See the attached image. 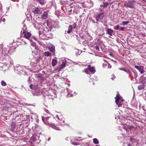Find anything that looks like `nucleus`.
I'll list each match as a JSON object with an SVG mask.
<instances>
[{"label":"nucleus","mask_w":146,"mask_h":146,"mask_svg":"<svg viewBox=\"0 0 146 146\" xmlns=\"http://www.w3.org/2000/svg\"><path fill=\"white\" fill-rule=\"evenodd\" d=\"M28 67H26L25 66L19 65L15 68V72L19 74L26 75L27 74V72L30 70Z\"/></svg>","instance_id":"obj_1"},{"label":"nucleus","mask_w":146,"mask_h":146,"mask_svg":"<svg viewBox=\"0 0 146 146\" xmlns=\"http://www.w3.org/2000/svg\"><path fill=\"white\" fill-rule=\"evenodd\" d=\"M46 23H47V25L50 30L53 27L58 28L60 27L59 23L58 22H52L50 18L48 19H47Z\"/></svg>","instance_id":"obj_2"},{"label":"nucleus","mask_w":146,"mask_h":146,"mask_svg":"<svg viewBox=\"0 0 146 146\" xmlns=\"http://www.w3.org/2000/svg\"><path fill=\"white\" fill-rule=\"evenodd\" d=\"M38 79H39L40 80V86L39 87V88L40 89V90H42V91L41 93L42 95H43V96H45V92H46V90L45 88V83L46 82H45V79H43L41 77H39L38 78Z\"/></svg>","instance_id":"obj_3"},{"label":"nucleus","mask_w":146,"mask_h":146,"mask_svg":"<svg viewBox=\"0 0 146 146\" xmlns=\"http://www.w3.org/2000/svg\"><path fill=\"white\" fill-rule=\"evenodd\" d=\"M115 98V102L118 106L119 107H121L124 100L119 95H117L116 96Z\"/></svg>","instance_id":"obj_4"},{"label":"nucleus","mask_w":146,"mask_h":146,"mask_svg":"<svg viewBox=\"0 0 146 146\" xmlns=\"http://www.w3.org/2000/svg\"><path fill=\"white\" fill-rule=\"evenodd\" d=\"M40 59L38 58L37 59L35 58H33L31 63V65L32 67L35 69L37 68V63L40 60Z\"/></svg>","instance_id":"obj_5"},{"label":"nucleus","mask_w":146,"mask_h":146,"mask_svg":"<svg viewBox=\"0 0 146 146\" xmlns=\"http://www.w3.org/2000/svg\"><path fill=\"white\" fill-rule=\"evenodd\" d=\"M135 2V0H132L129 1L128 2H125L124 4V5L125 7H129L130 8H133L134 5L133 3Z\"/></svg>","instance_id":"obj_6"},{"label":"nucleus","mask_w":146,"mask_h":146,"mask_svg":"<svg viewBox=\"0 0 146 146\" xmlns=\"http://www.w3.org/2000/svg\"><path fill=\"white\" fill-rule=\"evenodd\" d=\"M53 119H54L52 117L50 119L47 120L48 123L52 128L56 130H60L59 128L58 127L56 126L54 124L52 123V120Z\"/></svg>","instance_id":"obj_7"},{"label":"nucleus","mask_w":146,"mask_h":146,"mask_svg":"<svg viewBox=\"0 0 146 146\" xmlns=\"http://www.w3.org/2000/svg\"><path fill=\"white\" fill-rule=\"evenodd\" d=\"M105 16V14L104 13H100L97 14L96 15V19L97 21L102 19Z\"/></svg>","instance_id":"obj_8"},{"label":"nucleus","mask_w":146,"mask_h":146,"mask_svg":"<svg viewBox=\"0 0 146 146\" xmlns=\"http://www.w3.org/2000/svg\"><path fill=\"white\" fill-rule=\"evenodd\" d=\"M66 59L62 60L60 61V63H61V66L59 68L58 71H60L61 69H62L66 66Z\"/></svg>","instance_id":"obj_9"},{"label":"nucleus","mask_w":146,"mask_h":146,"mask_svg":"<svg viewBox=\"0 0 146 146\" xmlns=\"http://www.w3.org/2000/svg\"><path fill=\"white\" fill-rule=\"evenodd\" d=\"M135 67L137 69L141 74H143L145 72V71L143 70L144 67L143 66L135 65Z\"/></svg>","instance_id":"obj_10"},{"label":"nucleus","mask_w":146,"mask_h":146,"mask_svg":"<svg viewBox=\"0 0 146 146\" xmlns=\"http://www.w3.org/2000/svg\"><path fill=\"white\" fill-rule=\"evenodd\" d=\"M45 32L46 31L44 29H43L42 28L41 29L39 32V36L41 37L44 36L45 37L46 36ZM45 37L42 38V39H45Z\"/></svg>","instance_id":"obj_11"},{"label":"nucleus","mask_w":146,"mask_h":146,"mask_svg":"<svg viewBox=\"0 0 146 146\" xmlns=\"http://www.w3.org/2000/svg\"><path fill=\"white\" fill-rule=\"evenodd\" d=\"M48 48L49 49L50 51L51 52H54L55 51V47L53 46L52 44L51 43H48L47 45Z\"/></svg>","instance_id":"obj_12"},{"label":"nucleus","mask_w":146,"mask_h":146,"mask_svg":"<svg viewBox=\"0 0 146 146\" xmlns=\"http://www.w3.org/2000/svg\"><path fill=\"white\" fill-rule=\"evenodd\" d=\"M32 11L35 15L37 14H40L42 13L38 8H33L32 9Z\"/></svg>","instance_id":"obj_13"},{"label":"nucleus","mask_w":146,"mask_h":146,"mask_svg":"<svg viewBox=\"0 0 146 146\" xmlns=\"http://www.w3.org/2000/svg\"><path fill=\"white\" fill-rule=\"evenodd\" d=\"M22 36L23 38L28 39L31 37V34L29 32H27L24 33H23Z\"/></svg>","instance_id":"obj_14"},{"label":"nucleus","mask_w":146,"mask_h":146,"mask_svg":"<svg viewBox=\"0 0 146 146\" xmlns=\"http://www.w3.org/2000/svg\"><path fill=\"white\" fill-rule=\"evenodd\" d=\"M88 68L90 72L92 74L96 72V70L94 67L93 66H91L90 65L88 66Z\"/></svg>","instance_id":"obj_15"},{"label":"nucleus","mask_w":146,"mask_h":146,"mask_svg":"<svg viewBox=\"0 0 146 146\" xmlns=\"http://www.w3.org/2000/svg\"><path fill=\"white\" fill-rule=\"evenodd\" d=\"M106 33L110 35V36H112L113 33V30L110 29L108 28L106 31Z\"/></svg>","instance_id":"obj_16"},{"label":"nucleus","mask_w":146,"mask_h":146,"mask_svg":"<svg viewBox=\"0 0 146 146\" xmlns=\"http://www.w3.org/2000/svg\"><path fill=\"white\" fill-rule=\"evenodd\" d=\"M66 89L68 93L67 95V97L69 98L72 96L73 95L71 94L72 93V91L69 90L68 88H67Z\"/></svg>","instance_id":"obj_17"},{"label":"nucleus","mask_w":146,"mask_h":146,"mask_svg":"<svg viewBox=\"0 0 146 146\" xmlns=\"http://www.w3.org/2000/svg\"><path fill=\"white\" fill-rule=\"evenodd\" d=\"M2 53L4 56L7 55L8 53L7 48H4L2 52Z\"/></svg>","instance_id":"obj_18"},{"label":"nucleus","mask_w":146,"mask_h":146,"mask_svg":"<svg viewBox=\"0 0 146 146\" xmlns=\"http://www.w3.org/2000/svg\"><path fill=\"white\" fill-rule=\"evenodd\" d=\"M27 27L24 25H23V27L22 29L21 32H23V33H24L27 32Z\"/></svg>","instance_id":"obj_19"},{"label":"nucleus","mask_w":146,"mask_h":146,"mask_svg":"<svg viewBox=\"0 0 146 146\" xmlns=\"http://www.w3.org/2000/svg\"><path fill=\"white\" fill-rule=\"evenodd\" d=\"M72 26L71 25H70L69 26L67 32L68 34H69L71 33V32L72 31Z\"/></svg>","instance_id":"obj_20"},{"label":"nucleus","mask_w":146,"mask_h":146,"mask_svg":"<svg viewBox=\"0 0 146 146\" xmlns=\"http://www.w3.org/2000/svg\"><path fill=\"white\" fill-rule=\"evenodd\" d=\"M57 63V61L55 59H53L52 61V64L53 66H55Z\"/></svg>","instance_id":"obj_21"},{"label":"nucleus","mask_w":146,"mask_h":146,"mask_svg":"<svg viewBox=\"0 0 146 146\" xmlns=\"http://www.w3.org/2000/svg\"><path fill=\"white\" fill-rule=\"evenodd\" d=\"M48 110H46V116H48L47 117H46V121L49 119V117L50 118L51 116V115L50 114L48 113ZM46 123L47 122H46Z\"/></svg>","instance_id":"obj_22"},{"label":"nucleus","mask_w":146,"mask_h":146,"mask_svg":"<svg viewBox=\"0 0 146 146\" xmlns=\"http://www.w3.org/2000/svg\"><path fill=\"white\" fill-rule=\"evenodd\" d=\"M145 88V86L143 85H141L138 87V89L139 90H141L144 89Z\"/></svg>","instance_id":"obj_23"},{"label":"nucleus","mask_w":146,"mask_h":146,"mask_svg":"<svg viewBox=\"0 0 146 146\" xmlns=\"http://www.w3.org/2000/svg\"><path fill=\"white\" fill-rule=\"evenodd\" d=\"M103 5H100V6L101 7H105L107 6L108 5V2H103Z\"/></svg>","instance_id":"obj_24"},{"label":"nucleus","mask_w":146,"mask_h":146,"mask_svg":"<svg viewBox=\"0 0 146 146\" xmlns=\"http://www.w3.org/2000/svg\"><path fill=\"white\" fill-rule=\"evenodd\" d=\"M93 142L95 144H97L99 143V141L96 138H94L93 140Z\"/></svg>","instance_id":"obj_25"},{"label":"nucleus","mask_w":146,"mask_h":146,"mask_svg":"<svg viewBox=\"0 0 146 146\" xmlns=\"http://www.w3.org/2000/svg\"><path fill=\"white\" fill-rule=\"evenodd\" d=\"M9 61H10L9 62V64L7 62V65H9L10 66L12 65L13 64V60L11 58H10L9 59Z\"/></svg>","instance_id":"obj_26"},{"label":"nucleus","mask_w":146,"mask_h":146,"mask_svg":"<svg viewBox=\"0 0 146 146\" xmlns=\"http://www.w3.org/2000/svg\"><path fill=\"white\" fill-rule=\"evenodd\" d=\"M41 18L42 19H46V12H44L43 14L42 15Z\"/></svg>","instance_id":"obj_27"},{"label":"nucleus","mask_w":146,"mask_h":146,"mask_svg":"<svg viewBox=\"0 0 146 146\" xmlns=\"http://www.w3.org/2000/svg\"><path fill=\"white\" fill-rule=\"evenodd\" d=\"M38 1L41 4H44L45 3V0H38Z\"/></svg>","instance_id":"obj_28"},{"label":"nucleus","mask_w":146,"mask_h":146,"mask_svg":"<svg viewBox=\"0 0 146 146\" xmlns=\"http://www.w3.org/2000/svg\"><path fill=\"white\" fill-rule=\"evenodd\" d=\"M1 85L3 86H6L7 85V83L3 80L1 81Z\"/></svg>","instance_id":"obj_29"},{"label":"nucleus","mask_w":146,"mask_h":146,"mask_svg":"<svg viewBox=\"0 0 146 146\" xmlns=\"http://www.w3.org/2000/svg\"><path fill=\"white\" fill-rule=\"evenodd\" d=\"M125 72H126L129 75L131 76V74L132 73V72H131L129 70L126 69V70Z\"/></svg>","instance_id":"obj_30"},{"label":"nucleus","mask_w":146,"mask_h":146,"mask_svg":"<svg viewBox=\"0 0 146 146\" xmlns=\"http://www.w3.org/2000/svg\"><path fill=\"white\" fill-rule=\"evenodd\" d=\"M38 43L40 45L42 46L43 47H44L45 46V44H43V43L40 41H38Z\"/></svg>","instance_id":"obj_31"},{"label":"nucleus","mask_w":146,"mask_h":146,"mask_svg":"<svg viewBox=\"0 0 146 146\" xmlns=\"http://www.w3.org/2000/svg\"><path fill=\"white\" fill-rule=\"evenodd\" d=\"M129 23V22L128 21H123L122 22V24L123 25L125 26L128 24Z\"/></svg>","instance_id":"obj_32"},{"label":"nucleus","mask_w":146,"mask_h":146,"mask_svg":"<svg viewBox=\"0 0 146 146\" xmlns=\"http://www.w3.org/2000/svg\"><path fill=\"white\" fill-rule=\"evenodd\" d=\"M114 29L116 30H118L119 29L120 26L119 25H117L114 27Z\"/></svg>","instance_id":"obj_33"},{"label":"nucleus","mask_w":146,"mask_h":146,"mask_svg":"<svg viewBox=\"0 0 146 146\" xmlns=\"http://www.w3.org/2000/svg\"><path fill=\"white\" fill-rule=\"evenodd\" d=\"M30 88L31 89H34L35 88V89H36V88L35 87V86L33 85H32V84L30 85Z\"/></svg>","instance_id":"obj_34"},{"label":"nucleus","mask_w":146,"mask_h":146,"mask_svg":"<svg viewBox=\"0 0 146 146\" xmlns=\"http://www.w3.org/2000/svg\"><path fill=\"white\" fill-rule=\"evenodd\" d=\"M11 128L13 129H14L15 128V124L13 123L11 124Z\"/></svg>","instance_id":"obj_35"},{"label":"nucleus","mask_w":146,"mask_h":146,"mask_svg":"<svg viewBox=\"0 0 146 146\" xmlns=\"http://www.w3.org/2000/svg\"><path fill=\"white\" fill-rule=\"evenodd\" d=\"M72 143L74 145H78L79 144V143L78 142H72Z\"/></svg>","instance_id":"obj_36"},{"label":"nucleus","mask_w":146,"mask_h":146,"mask_svg":"<svg viewBox=\"0 0 146 146\" xmlns=\"http://www.w3.org/2000/svg\"><path fill=\"white\" fill-rule=\"evenodd\" d=\"M51 53L49 52H46V56H48L50 55Z\"/></svg>","instance_id":"obj_37"},{"label":"nucleus","mask_w":146,"mask_h":146,"mask_svg":"<svg viewBox=\"0 0 146 146\" xmlns=\"http://www.w3.org/2000/svg\"><path fill=\"white\" fill-rule=\"evenodd\" d=\"M2 5H0V12L1 13V14H2Z\"/></svg>","instance_id":"obj_38"},{"label":"nucleus","mask_w":146,"mask_h":146,"mask_svg":"<svg viewBox=\"0 0 146 146\" xmlns=\"http://www.w3.org/2000/svg\"><path fill=\"white\" fill-rule=\"evenodd\" d=\"M3 47V44H0V50H2Z\"/></svg>","instance_id":"obj_39"},{"label":"nucleus","mask_w":146,"mask_h":146,"mask_svg":"<svg viewBox=\"0 0 146 146\" xmlns=\"http://www.w3.org/2000/svg\"><path fill=\"white\" fill-rule=\"evenodd\" d=\"M89 3H90V7H92L93 6V2L92 1H90L89 2Z\"/></svg>","instance_id":"obj_40"},{"label":"nucleus","mask_w":146,"mask_h":146,"mask_svg":"<svg viewBox=\"0 0 146 146\" xmlns=\"http://www.w3.org/2000/svg\"><path fill=\"white\" fill-rule=\"evenodd\" d=\"M128 127L130 129H131L133 127V126L132 125L128 126Z\"/></svg>","instance_id":"obj_41"},{"label":"nucleus","mask_w":146,"mask_h":146,"mask_svg":"<svg viewBox=\"0 0 146 146\" xmlns=\"http://www.w3.org/2000/svg\"><path fill=\"white\" fill-rule=\"evenodd\" d=\"M76 23H75L73 25L72 27L74 28H74H76Z\"/></svg>","instance_id":"obj_42"},{"label":"nucleus","mask_w":146,"mask_h":146,"mask_svg":"<svg viewBox=\"0 0 146 146\" xmlns=\"http://www.w3.org/2000/svg\"><path fill=\"white\" fill-rule=\"evenodd\" d=\"M124 28H125L124 27H121L119 28V29L121 31H123L124 30Z\"/></svg>","instance_id":"obj_43"},{"label":"nucleus","mask_w":146,"mask_h":146,"mask_svg":"<svg viewBox=\"0 0 146 146\" xmlns=\"http://www.w3.org/2000/svg\"><path fill=\"white\" fill-rule=\"evenodd\" d=\"M108 67L109 68H111V66L109 63H108Z\"/></svg>","instance_id":"obj_44"},{"label":"nucleus","mask_w":146,"mask_h":146,"mask_svg":"<svg viewBox=\"0 0 146 146\" xmlns=\"http://www.w3.org/2000/svg\"><path fill=\"white\" fill-rule=\"evenodd\" d=\"M130 140L131 141L133 142L135 141V139L133 138H130Z\"/></svg>","instance_id":"obj_45"},{"label":"nucleus","mask_w":146,"mask_h":146,"mask_svg":"<svg viewBox=\"0 0 146 146\" xmlns=\"http://www.w3.org/2000/svg\"><path fill=\"white\" fill-rule=\"evenodd\" d=\"M119 69L121 70H122L125 72L126 69H124L123 68H119Z\"/></svg>","instance_id":"obj_46"},{"label":"nucleus","mask_w":146,"mask_h":146,"mask_svg":"<svg viewBox=\"0 0 146 146\" xmlns=\"http://www.w3.org/2000/svg\"><path fill=\"white\" fill-rule=\"evenodd\" d=\"M107 65L106 64H103L102 66L104 68H105L106 66Z\"/></svg>","instance_id":"obj_47"},{"label":"nucleus","mask_w":146,"mask_h":146,"mask_svg":"<svg viewBox=\"0 0 146 146\" xmlns=\"http://www.w3.org/2000/svg\"><path fill=\"white\" fill-rule=\"evenodd\" d=\"M85 70V73H86L87 74H88V70H85V69H84Z\"/></svg>","instance_id":"obj_48"},{"label":"nucleus","mask_w":146,"mask_h":146,"mask_svg":"<svg viewBox=\"0 0 146 146\" xmlns=\"http://www.w3.org/2000/svg\"><path fill=\"white\" fill-rule=\"evenodd\" d=\"M113 76V77L111 78V79H112L113 80V78H115V77L114 76V75H112Z\"/></svg>","instance_id":"obj_49"},{"label":"nucleus","mask_w":146,"mask_h":146,"mask_svg":"<svg viewBox=\"0 0 146 146\" xmlns=\"http://www.w3.org/2000/svg\"><path fill=\"white\" fill-rule=\"evenodd\" d=\"M48 39L52 38V34H51V36L50 37L49 36H48Z\"/></svg>","instance_id":"obj_50"},{"label":"nucleus","mask_w":146,"mask_h":146,"mask_svg":"<svg viewBox=\"0 0 146 146\" xmlns=\"http://www.w3.org/2000/svg\"><path fill=\"white\" fill-rule=\"evenodd\" d=\"M42 120L44 122V117L43 116H42Z\"/></svg>","instance_id":"obj_51"},{"label":"nucleus","mask_w":146,"mask_h":146,"mask_svg":"<svg viewBox=\"0 0 146 146\" xmlns=\"http://www.w3.org/2000/svg\"><path fill=\"white\" fill-rule=\"evenodd\" d=\"M3 22H5V18H3Z\"/></svg>","instance_id":"obj_52"},{"label":"nucleus","mask_w":146,"mask_h":146,"mask_svg":"<svg viewBox=\"0 0 146 146\" xmlns=\"http://www.w3.org/2000/svg\"><path fill=\"white\" fill-rule=\"evenodd\" d=\"M56 117L59 120H60L59 118V117L58 115H56Z\"/></svg>","instance_id":"obj_53"},{"label":"nucleus","mask_w":146,"mask_h":146,"mask_svg":"<svg viewBox=\"0 0 146 146\" xmlns=\"http://www.w3.org/2000/svg\"><path fill=\"white\" fill-rule=\"evenodd\" d=\"M34 136H33V137H31V139H33L34 141H35V139H34Z\"/></svg>","instance_id":"obj_54"},{"label":"nucleus","mask_w":146,"mask_h":146,"mask_svg":"<svg viewBox=\"0 0 146 146\" xmlns=\"http://www.w3.org/2000/svg\"><path fill=\"white\" fill-rule=\"evenodd\" d=\"M46 19H47V17L48 16V14L47 12H46Z\"/></svg>","instance_id":"obj_55"},{"label":"nucleus","mask_w":146,"mask_h":146,"mask_svg":"<svg viewBox=\"0 0 146 146\" xmlns=\"http://www.w3.org/2000/svg\"><path fill=\"white\" fill-rule=\"evenodd\" d=\"M50 139V137H49L48 138V141H49Z\"/></svg>","instance_id":"obj_56"},{"label":"nucleus","mask_w":146,"mask_h":146,"mask_svg":"<svg viewBox=\"0 0 146 146\" xmlns=\"http://www.w3.org/2000/svg\"><path fill=\"white\" fill-rule=\"evenodd\" d=\"M104 61L105 62H106L107 63V62H106V61L105 60H104Z\"/></svg>","instance_id":"obj_57"},{"label":"nucleus","mask_w":146,"mask_h":146,"mask_svg":"<svg viewBox=\"0 0 146 146\" xmlns=\"http://www.w3.org/2000/svg\"><path fill=\"white\" fill-rule=\"evenodd\" d=\"M46 52H44V55L46 56Z\"/></svg>","instance_id":"obj_58"},{"label":"nucleus","mask_w":146,"mask_h":146,"mask_svg":"<svg viewBox=\"0 0 146 146\" xmlns=\"http://www.w3.org/2000/svg\"><path fill=\"white\" fill-rule=\"evenodd\" d=\"M23 42L25 43V44H27V43L25 42H24V41H23Z\"/></svg>","instance_id":"obj_59"},{"label":"nucleus","mask_w":146,"mask_h":146,"mask_svg":"<svg viewBox=\"0 0 146 146\" xmlns=\"http://www.w3.org/2000/svg\"><path fill=\"white\" fill-rule=\"evenodd\" d=\"M68 86H70V84H68Z\"/></svg>","instance_id":"obj_60"},{"label":"nucleus","mask_w":146,"mask_h":146,"mask_svg":"<svg viewBox=\"0 0 146 146\" xmlns=\"http://www.w3.org/2000/svg\"><path fill=\"white\" fill-rule=\"evenodd\" d=\"M35 49H36V50H37V48L36 47H35Z\"/></svg>","instance_id":"obj_61"},{"label":"nucleus","mask_w":146,"mask_h":146,"mask_svg":"<svg viewBox=\"0 0 146 146\" xmlns=\"http://www.w3.org/2000/svg\"><path fill=\"white\" fill-rule=\"evenodd\" d=\"M109 1H111V0H108Z\"/></svg>","instance_id":"obj_62"},{"label":"nucleus","mask_w":146,"mask_h":146,"mask_svg":"<svg viewBox=\"0 0 146 146\" xmlns=\"http://www.w3.org/2000/svg\"><path fill=\"white\" fill-rule=\"evenodd\" d=\"M72 11V9H71V10H70V12H71Z\"/></svg>","instance_id":"obj_63"},{"label":"nucleus","mask_w":146,"mask_h":146,"mask_svg":"<svg viewBox=\"0 0 146 146\" xmlns=\"http://www.w3.org/2000/svg\"><path fill=\"white\" fill-rule=\"evenodd\" d=\"M128 146H131L129 145H128Z\"/></svg>","instance_id":"obj_64"}]
</instances>
